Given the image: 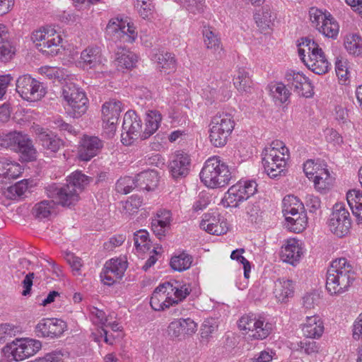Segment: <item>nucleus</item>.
<instances>
[{
    "instance_id": "nucleus-18",
    "label": "nucleus",
    "mask_w": 362,
    "mask_h": 362,
    "mask_svg": "<svg viewBox=\"0 0 362 362\" xmlns=\"http://www.w3.org/2000/svg\"><path fill=\"white\" fill-rule=\"evenodd\" d=\"M127 268V262L122 258L111 259L106 262L100 274L103 283L111 286L119 281Z\"/></svg>"
},
{
    "instance_id": "nucleus-37",
    "label": "nucleus",
    "mask_w": 362,
    "mask_h": 362,
    "mask_svg": "<svg viewBox=\"0 0 362 362\" xmlns=\"http://www.w3.org/2000/svg\"><path fill=\"white\" fill-rule=\"evenodd\" d=\"M344 47L354 57H362V37L357 34H348L344 38Z\"/></svg>"
},
{
    "instance_id": "nucleus-43",
    "label": "nucleus",
    "mask_w": 362,
    "mask_h": 362,
    "mask_svg": "<svg viewBox=\"0 0 362 362\" xmlns=\"http://www.w3.org/2000/svg\"><path fill=\"white\" fill-rule=\"evenodd\" d=\"M90 181V178L80 171L72 173L66 180L67 184L71 185L72 188L76 189L78 194L84 189Z\"/></svg>"
},
{
    "instance_id": "nucleus-6",
    "label": "nucleus",
    "mask_w": 362,
    "mask_h": 362,
    "mask_svg": "<svg viewBox=\"0 0 362 362\" xmlns=\"http://www.w3.org/2000/svg\"><path fill=\"white\" fill-rule=\"evenodd\" d=\"M32 40L40 52L50 56L59 53L62 41L61 35L50 26L42 27L33 32Z\"/></svg>"
},
{
    "instance_id": "nucleus-2",
    "label": "nucleus",
    "mask_w": 362,
    "mask_h": 362,
    "mask_svg": "<svg viewBox=\"0 0 362 362\" xmlns=\"http://www.w3.org/2000/svg\"><path fill=\"white\" fill-rule=\"evenodd\" d=\"M262 164L264 171L271 178L284 174L289 151L285 144L279 140L272 142L262 152Z\"/></svg>"
},
{
    "instance_id": "nucleus-17",
    "label": "nucleus",
    "mask_w": 362,
    "mask_h": 362,
    "mask_svg": "<svg viewBox=\"0 0 362 362\" xmlns=\"http://www.w3.org/2000/svg\"><path fill=\"white\" fill-rule=\"evenodd\" d=\"M144 133L141 120L134 111H127L122 124V142L125 145L132 144V141L140 138Z\"/></svg>"
},
{
    "instance_id": "nucleus-56",
    "label": "nucleus",
    "mask_w": 362,
    "mask_h": 362,
    "mask_svg": "<svg viewBox=\"0 0 362 362\" xmlns=\"http://www.w3.org/2000/svg\"><path fill=\"white\" fill-rule=\"evenodd\" d=\"M304 336L306 338L313 339L320 337L324 331L322 322L317 323V325L303 326L302 328Z\"/></svg>"
},
{
    "instance_id": "nucleus-64",
    "label": "nucleus",
    "mask_w": 362,
    "mask_h": 362,
    "mask_svg": "<svg viewBox=\"0 0 362 362\" xmlns=\"http://www.w3.org/2000/svg\"><path fill=\"white\" fill-rule=\"evenodd\" d=\"M353 338L362 341V313L358 315L353 326Z\"/></svg>"
},
{
    "instance_id": "nucleus-39",
    "label": "nucleus",
    "mask_w": 362,
    "mask_h": 362,
    "mask_svg": "<svg viewBox=\"0 0 362 362\" xmlns=\"http://www.w3.org/2000/svg\"><path fill=\"white\" fill-rule=\"evenodd\" d=\"M210 126L226 129L232 132L235 127V121L231 114L224 112H218L212 117Z\"/></svg>"
},
{
    "instance_id": "nucleus-21",
    "label": "nucleus",
    "mask_w": 362,
    "mask_h": 362,
    "mask_svg": "<svg viewBox=\"0 0 362 362\" xmlns=\"http://www.w3.org/2000/svg\"><path fill=\"white\" fill-rule=\"evenodd\" d=\"M172 287L170 282H165L158 286L152 293L150 304L155 310H164L175 304L169 288Z\"/></svg>"
},
{
    "instance_id": "nucleus-22",
    "label": "nucleus",
    "mask_w": 362,
    "mask_h": 362,
    "mask_svg": "<svg viewBox=\"0 0 362 362\" xmlns=\"http://www.w3.org/2000/svg\"><path fill=\"white\" fill-rule=\"evenodd\" d=\"M39 144L47 153H57L64 146V141L52 132L42 127L35 129Z\"/></svg>"
},
{
    "instance_id": "nucleus-30",
    "label": "nucleus",
    "mask_w": 362,
    "mask_h": 362,
    "mask_svg": "<svg viewBox=\"0 0 362 362\" xmlns=\"http://www.w3.org/2000/svg\"><path fill=\"white\" fill-rule=\"evenodd\" d=\"M202 33L206 48L211 50L216 59H221L223 55V49L220 38L209 27H204Z\"/></svg>"
},
{
    "instance_id": "nucleus-60",
    "label": "nucleus",
    "mask_w": 362,
    "mask_h": 362,
    "mask_svg": "<svg viewBox=\"0 0 362 362\" xmlns=\"http://www.w3.org/2000/svg\"><path fill=\"white\" fill-rule=\"evenodd\" d=\"M6 172L4 175L5 180L14 179L18 177L21 174V165L16 162H10L8 168L6 169Z\"/></svg>"
},
{
    "instance_id": "nucleus-51",
    "label": "nucleus",
    "mask_w": 362,
    "mask_h": 362,
    "mask_svg": "<svg viewBox=\"0 0 362 362\" xmlns=\"http://www.w3.org/2000/svg\"><path fill=\"white\" fill-rule=\"evenodd\" d=\"M19 332L18 327L9 323L0 325V344L10 340Z\"/></svg>"
},
{
    "instance_id": "nucleus-9",
    "label": "nucleus",
    "mask_w": 362,
    "mask_h": 362,
    "mask_svg": "<svg viewBox=\"0 0 362 362\" xmlns=\"http://www.w3.org/2000/svg\"><path fill=\"white\" fill-rule=\"evenodd\" d=\"M106 34L115 42L132 43L137 37V31L127 18H112L106 27Z\"/></svg>"
},
{
    "instance_id": "nucleus-13",
    "label": "nucleus",
    "mask_w": 362,
    "mask_h": 362,
    "mask_svg": "<svg viewBox=\"0 0 362 362\" xmlns=\"http://www.w3.org/2000/svg\"><path fill=\"white\" fill-rule=\"evenodd\" d=\"M328 226L330 231L339 238H342L349 233L351 220L349 212L344 204L337 203L334 205L329 218Z\"/></svg>"
},
{
    "instance_id": "nucleus-27",
    "label": "nucleus",
    "mask_w": 362,
    "mask_h": 362,
    "mask_svg": "<svg viewBox=\"0 0 362 362\" xmlns=\"http://www.w3.org/2000/svg\"><path fill=\"white\" fill-rule=\"evenodd\" d=\"M138 61V57L125 47H119L115 52V63L118 70L133 68Z\"/></svg>"
},
{
    "instance_id": "nucleus-11",
    "label": "nucleus",
    "mask_w": 362,
    "mask_h": 362,
    "mask_svg": "<svg viewBox=\"0 0 362 362\" xmlns=\"http://www.w3.org/2000/svg\"><path fill=\"white\" fill-rule=\"evenodd\" d=\"M41 348L42 343L39 340L25 338L17 339L5 346L3 350L8 357L12 356L13 360L20 361L35 355Z\"/></svg>"
},
{
    "instance_id": "nucleus-48",
    "label": "nucleus",
    "mask_w": 362,
    "mask_h": 362,
    "mask_svg": "<svg viewBox=\"0 0 362 362\" xmlns=\"http://www.w3.org/2000/svg\"><path fill=\"white\" fill-rule=\"evenodd\" d=\"M28 189V183L26 180H23L15 185L8 187L6 196L11 199H17L21 197Z\"/></svg>"
},
{
    "instance_id": "nucleus-3",
    "label": "nucleus",
    "mask_w": 362,
    "mask_h": 362,
    "mask_svg": "<svg viewBox=\"0 0 362 362\" xmlns=\"http://www.w3.org/2000/svg\"><path fill=\"white\" fill-rule=\"evenodd\" d=\"M231 178L228 165L216 156L207 159L200 173L202 182L210 188L223 187Z\"/></svg>"
},
{
    "instance_id": "nucleus-52",
    "label": "nucleus",
    "mask_w": 362,
    "mask_h": 362,
    "mask_svg": "<svg viewBox=\"0 0 362 362\" xmlns=\"http://www.w3.org/2000/svg\"><path fill=\"white\" fill-rule=\"evenodd\" d=\"M134 246L137 250H144L148 248V233L145 230H140L134 234Z\"/></svg>"
},
{
    "instance_id": "nucleus-23",
    "label": "nucleus",
    "mask_w": 362,
    "mask_h": 362,
    "mask_svg": "<svg viewBox=\"0 0 362 362\" xmlns=\"http://www.w3.org/2000/svg\"><path fill=\"white\" fill-rule=\"evenodd\" d=\"M103 147V142L98 137L86 136L78 147V158L81 160L88 161L98 155Z\"/></svg>"
},
{
    "instance_id": "nucleus-8",
    "label": "nucleus",
    "mask_w": 362,
    "mask_h": 362,
    "mask_svg": "<svg viewBox=\"0 0 362 362\" xmlns=\"http://www.w3.org/2000/svg\"><path fill=\"white\" fill-rule=\"evenodd\" d=\"M62 95L69 106L71 116L78 118L86 113L88 100L80 88L74 83H66L62 88Z\"/></svg>"
},
{
    "instance_id": "nucleus-12",
    "label": "nucleus",
    "mask_w": 362,
    "mask_h": 362,
    "mask_svg": "<svg viewBox=\"0 0 362 362\" xmlns=\"http://www.w3.org/2000/svg\"><path fill=\"white\" fill-rule=\"evenodd\" d=\"M16 86V92L27 101H38L46 94V88L42 83L29 74L19 76Z\"/></svg>"
},
{
    "instance_id": "nucleus-44",
    "label": "nucleus",
    "mask_w": 362,
    "mask_h": 362,
    "mask_svg": "<svg viewBox=\"0 0 362 362\" xmlns=\"http://www.w3.org/2000/svg\"><path fill=\"white\" fill-rule=\"evenodd\" d=\"M192 262V257L182 252L177 256H174L170 260V267L175 271L182 272L188 269Z\"/></svg>"
},
{
    "instance_id": "nucleus-54",
    "label": "nucleus",
    "mask_w": 362,
    "mask_h": 362,
    "mask_svg": "<svg viewBox=\"0 0 362 362\" xmlns=\"http://www.w3.org/2000/svg\"><path fill=\"white\" fill-rule=\"evenodd\" d=\"M298 346L300 349V351L304 352L308 355L316 354L318 353L320 349L318 344L310 338H306L300 341Z\"/></svg>"
},
{
    "instance_id": "nucleus-7",
    "label": "nucleus",
    "mask_w": 362,
    "mask_h": 362,
    "mask_svg": "<svg viewBox=\"0 0 362 362\" xmlns=\"http://www.w3.org/2000/svg\"><path fill=\"white\" fill-rule=\"evenodd\" d=\"M309 15L313 26L320 33L326 37L337 39L339 25L329 12L312 7L309 11Z\"/></svg>"
},
{
    "instance_id": "nucleus-42",
    "label": "nucleus",
    "mask_w": 362,
    "mask_h": 362,
    "mask_svg": "<svg viewBox=\"0 0 362 362\" xmlns=\"http://www.w3.org/2000/svg\"><path fill=\"white\" fill-rule=\"evenodd\" d=\"M231 133L226 129L210 126V141L216 147H222L226 144Z\"/></svg>"
},
{
    "instance_id": "nucleus-5",
    "label": "nucleus",
    "mask_w": 362,
    "mask_h": 362,
    "mask_svg": "<svg viewBox=\"0 0 362 362\" xmlns=\"http://www.w3.org/2000/svg\"><path fill=\"white\" fill-rule=\"evenodd\" d=\"M0 145L21 154L25 161H32L37 158V151L32 140L21 132H10L1 138Z\"/></svg>"
},
{
    "instance_id": "nucleus-29",
    "label": "nucleus",
    "mask_w": 362,
    "mask_h": 362,
    "mask_svg": "<svg viewBox=\"0 0 362 362\" xmlns=\"http://www.w3.org/2000/svg\"><path fill=\"white\" fill-rule=\"evenodd\" d=\"M254 18L257 26L262 30H265L271 27L275 16L272 14L270 7L267 4L255 5Z\"/></svg>"
},
{
    "instance_id": "nucleus-53",
    "label": "nucleus",
    "mask_w": 362,
    "mask_h": 362,
    "mask_svg": "<svg viewBox=\"0 0 362 362\" xmlns=\"http://www.w3.org/2000/svg\"><path fill=\"white\" fill-rule=\"evenodd\" d=\"M271 91L273 93L274 98L279 100L281 103H286L290 96L289 90L281 83L274 85L272 88Z\"/></svg>"
},
{
    "instance_id": "nucleus-35",
    "label": "nucleus",
    "mask_w": 362,
    "mask_h": 362,
    "mask_svg": "<svg viewBox=\"0 0 362 362\" xmlns=\"http://www.w3.org/2000/svg\"><path fill=\"white\" fill-rule=\"evenodd\" d=\"M293 284L291 280L279 279L275 282L274 293L279 302L284 303L293 296Z\"/></svg>"
},
{
    "instance_id": "nucleus-1",
    "label": "nucleus",
    "mask_w": 362,
    "mask_h": 362,
    "mask_svg": "<svg viewBox=\"0 0 362 362\" xmlns=\"http://www.w3.org/2000/svg\"><path fill=\"white\" fill-rule=\"evenodd\" d=\"M355 280L350 262L341 257L333 260L326 275V289L330 295H341L349 290Z\"/></svg>"
},
{
    "instance_id": "nucleus-4",
    "label": "nucleus",
    "mask_w": 362,
    "mask_h": 362,
    "mask_svg": "<svg viewBox=\"0 0 362 362\" xmlns=\"http://www.w3.org/2000/svg\"><path fill=\"white\" fill-rule=\"evenodd\" d=\"M303 209V204L298 197L288 195L284 198L282 212L289 230L300 233L305 228L307 216Z\"/></svg>"
},
{
    "instance_id": "nucleus-15",
    "label": "nucleus",
    "mask_w": 362,
    "mask_h": 362,
    "mask_svg": "<svg viewBox=\"0 0 362 362\" xmlns=\"http://www.w3.org/2000/svg\"><path fill=\"white\" fill-rule=\"evenodd\" d=\"M257 185L254 180H240L230 187L224 199L228 206L236 207L239 202L247 200L257 192Z\"/></svg>"
},
{
    "instance_id": "nucleus-16",
    "label": "nucleus",
    "mask_w": 362,
    "mask_h": 362,
    "mask_svg": "<svg viewBox=\"0 0 362 362\" xmlns=\"http://www.w3.org/2000/svg\"><path fill=\"white\" fill-rule=\"evenodd\" d=\"M238 327L241 330L251 332L250 337L254 339H264L272 331V325L264 322L261 318H257L253 314L242 316L238 320Z\"/></svg>"
},
{
    "instance_id": "nucleus-45",
    "label": "nucleus",
    "mask_w": 362,
    "mask_h": 362,
    "mask_svg": "<svg viewBox=\"0 0 362 362\" xmlns=\"http://www.w3.org/2000/svg\"><path fill=\"white\" fill-rule=\"evenodd\" d=\"M54 206V202L43 200L36 204L33 208V214L37 218L42 219L50 216Z\"/></svg>"
},
{
    "instance_id": "nucleus-49",
    "label": "nucleus",
    "mask_w": 362,
    "mask_h": 362,
    "mask_svg": "<svg viewBox=\"0 0 362 362\" xmlns=\"http://www.w3.org/2000/svg\"><path fill=\"white\" fill-rule=\"evenodd\" d=\"M175 284H176L175 286L172 284V287L169 288V291L170 296H172V294L174 296L173 300H175V304H177L178 302L182 301L190 293L191 289L189 285H180L177 281H175Z\"/></svg>"
},
{
    "instance_id": "nucleus-47",
    "label": "nucleus",
    "mask_w": 362,
    "mask_h": 362,
    "mask_svg": "<svg viewBox=\"0 0 362 362\" xmlns=\"http://www.w3.org/2000/svg\"><path fill=\"white\" fill-rule=\"evenodd\" d=\"M135 187H137L136 177L133 178L129 176L121 177L115 186L116 191L124 194L129 193Z\"/></svg>"
},
{
    "instance_id": "nucleus-26",
    "label": "nucleus",
    "mask_w": 362,
    "mask_h": 362,
    "mask_svg": "<svg viewBox=\"0 0 362 362\" xmlns=\"http://www.w3.org/2000/svg\"><path fill=\"white\" fill-rule=\"evenodd\" d=\"M302 254L298 240L289 239L281 247V258L284 262L295 265L300 260Z\"/></svg>"
},
{
    "instance_id": "nucleus-61",
    "label": "nucleus",
    "mask_w": 362,
    "mask_h": 362,
    "mask_svg": "<svg viewBox=\"0 0 362 362\" xmlns=\"http://www.w3.org/2000/svg\"><path fill=\"white\" fill-rule=\"evenodd\" d=\"M124 240L125 236L123 235H115L104 243V249L109 251L112 250L115 247L120 246Z\"/></svg>"
},
{
    "instance_id": "nucleus-33",
    "label": "nucleus",
    "mask_w": 362,
    "mask_h": 362,
    "mask_svg": "<svg viewBox=\"0 0 362 362\" xmlns=\"http://www.w3.org/2000/svg\"><path fill=\"white\" fill-rule=\"evenodd\" d=\"M162 119L161 114L157 110H150L146 114L144 133L141 140H145L153 135L158 129Z\"/></svg>"
},
{
    "instance_id": "nucleus-46",
    "label": "nucleus",
    "mask_w": 362,
    "mask_h": 362,
    "mask_svg": "<svg viewBox=\"0 0 362 362\" xmlns=\"http://www.w3.org/2000/svg\"><path fill=\"white\" fill-rule=\"evenodd\" d=\"M286 79L288 82V86H291L293 90L297 93L300 90V87L307 80V77L299 72L289 71L286 74Z\"/></svg>"
},
{
    "instance_id": "nucleus-50",
    "label": "nucleus",
    "mask_w": 362,
    "mask_h": 362,
    "mask_svg": "<svg viewBox=\"0 0 362 362\" xmlns=\"http://www.w3.org/2000/svg\"><path fill=\"white\" fill-rule=\"evenodd\" d=\"M335 71L339 79L345 83L349 77L348 61L344 57H337L335 62Z\"/></svg>"
},
{
    "instance_id": "nucleus-34",
    "label": "nucleus",
    "mask_w": 362,
    "mask_h": 362,
    "mask_svg": "<svg viewBox=\"0 0 362 362\" xmlns=\"http://www.w3.org/2000/svg\"><path fill=\"white\" fill-rule=\"evenodd\" d=\"M81 62L83 68H95L102 64L100 49L95 47H88L81 54Z\"/></svg>"
},
{
    "instance_id": "nucleus-19",
    "label": "nucleus",
    "mask_w": 362,
    "mask_h": 362,
    "mask_svg": "<svg viewBox=\"0 0 362 362\" xmlns=\"http://www.w3.org/2000/svg\"><path fill=\"white\" fill-rule=\"evenodd\" d=\"M197 330V324L191 318H180L171 322L168 327V336L172 339L181 340L191 336Z\"/></svg>"
},
{
    "instance_id": "nucleus-59",
    "label": "nucleus",
    "mask_w": 362,
    "mask_h": 362,
    "mask_svg": "<svg viewBox=\"0 0 362 362\" xmlns=\"http://www.w3.org/2000/svg\"><path fill=\"white\" fill-rule=\"evenodd\" d=\"M321 169L320 165L315 163L313 160H308L303 165V171L310 179L315 177Z\"/></svg>"
},
{
    "instance_id": "nucleus-38",
    "label": "nucleus",
    "mask_w": 362,
    "mask_h": 362,
    "mask_svg": "<svg viewBox=\"0 0 362 362\" xmlns=\"http://www.w3.org/2000/svg\"><path fill=\"white\" fill-rule=\"evenodd\" d=\"M233 83L237 90L240 93H249L252 89V81L250 74L245 69H239L236 76L233 78Z\"/></svg>"
},
{
    "instance_id": "nucleus-32",
    "label": "nucleus",
    "mask_w": 362,
    "mask_h": 362,
    "mask_svg": "<svg viewBox=\"0 0 362 362\" xmlns=\"http://www.w3.org/2000/svg\"><path fill=\"white\" fill-rule=\"evenodd\" d=\"M137 187L147 191L153 190L158 185L159 177L156 170H146L136 176Z\"/></svg>"
},
{
    "instance_id": "nucleus-24",
    "label": "nucleus",
    "mask_w": 362,
    "mask_h": 362,
    "mask_svg": "<svg viewBox=\"0 0 362 362\" xmlns=\"http://www.w3.org/2000/svg\"><path fill=\"white\" fill-rule=\"evenodd\" d=\"M190 158L185 152H177L169 163V170L172 177L180 179L186 177L189 171Z\"/></svg>"
},
{
    "instance_id": "nucleus-40",
    "label": "nucleus",
    "mask_w": 362,
    "mask_h": 362,
    "mask_svg": "<svg viewBox=\"0 0 362 362\" xmlns=\"http://www.w3.org/2000/svg\"><path fill=\"white\" fill-rule=\"evenodd\" d=\"M315 189L321 193H325L332 185V179L328 170L323 168L313 178Z\"/></svg>"
},
{
    "instance_id": "nucleus-10",
    "label": "nucleus",
    "mask_w": 362,
    "mask_h": 362,
    "mask_svg": "<svg viewBox=\"0 0 362 362\" xmlns=\"http://www.w3.org/2000/svg\"><path fill=\"white\" fill-rule=\"evenodd\" d=\"M302 44L308 47V59L306 66L313 73L321 75L327 73L329 69V63L320 45L308 37L302 38Z\"/></svg>"
},
{
    "instance_id": "nucleus-58",
    "label": "nucleus",
    "mask_w": 362,
    "mask_h": 362,
    "mask_svg": "<svg viewBox=\"0 0 362 362\" xmlns=\"http://www.w3.org/2000/svg\"><path fill=\"white\" fill-rule=\"evenodd\" d=\"M136 7L143 18H148L153 13L154 9L151 1H137Z\"/></svg>"
},
{
    "instance_id": "nucleus-57",
    "label": "nucleus",
    "mask_w": 362,
    "mask_h": 362,
    "mask_svg": "<svg viewBox=\"0 0 362 362\" xmlns=\"http://www.w3.org/2000/svg\"><path fill=\"white\" fill-rule=\"evenodd\" d=\"M0 46V60L7 62L10 60L15 54V48L6 40L1 42Z\"/></svg>"
},
{
    "instance_id": "nucleus-14",
    "label": "nucleus",
    "mask_w": 362,
    "mask_h": 362,
    "mask_svg": "<svg viewBox=\"0 0 362 362\" xmlns=\"http://www.w3.org/2000/svg\"><path fill=\"white\" fill-rule=\"evenodd\" d=\"M45 189L48 197L53 199L54 203L64 207L74 206L80 199L78 190L67 183L63 185L52 184Z\"/></svg>"
},
{
    "instance_id": "nucleus-28",
    "label": "nucleus",
    "mask_w": 362,
    "mask_h": 362,
    "mask_svg": "<svg viewBox=\"0 0 362 362\" xmlns=\"http://www.w3.org/2000/svg\"><path fill=\"white\" fill-rule=\"evenodd\" d=\"M153 60L157 64V69L165 74H170L176 70L177 63L172 53L158 52L153 55Z\"/></svg>"
},
{
    "instance_id": "nucleus-20",
    "label": "nucleus",
    "mask_w": 362,
    "mask_h": 362,
    "mask_svg": "<svg viewBox=\"0 0 362 362\" xmlns=\"http://www.w3.org/2000/svg\"><path fill=\"white\" fill-rule=\"evenodd\" d=\"M66 327L64 321L59 319H42L35 327L36 336L54 338L59 337Z\"/></svg>"
},
{
    "instance_id": "nucleus-25",
    "label": "nucleus",
    "mask_w": 362,
    "mask_h": 362,
    "mask_svg": "<svg viewBox=\"0 0 362 362\" xmlns=\"http://www.w3.org/2000/svg\"><path fill=\"white\" fill-rule=\"evenodd\" d=\"M200 226L209 233L216 235L225 234L228 230L227 223L214 214H205Z\"/></svg>"
},
{
    "instance_id": "nucleus-41",
    "label": "nucleus",
    "mask_w": 362,
    "mask_h": 362,
    "mask_svg": "<svg viewBox=\"0 0 362 362\" xmlns=\"http://www.w3.org/2000/svg\"><path fill=\"white\" fill-rule=\"evenodd\" d=\"M231 133L226 129L210 126V141L216 147H222L226 144Z\"/></svg>"
},
{
    "instance_id": "nucleus-63",
    "label": "nucleus",
    "mask_w": 362,
    "mask_h": 362,
    "mask_svg": "<svg viewBox=\"0 0 362 362\" xmlns=\"http://www.w3.org/2000/svg\"><path fill=\"white\" fill-rule=\"evenodd\" d=\"M66 260L71 266L73 270L78 272L82 266L81 259L75 256L73 253L68 252L66 254Z\"/></svg>"
},
{
    "instance_id": "nucleus-55",
    "label": "nucleus",
    "mask_w": 362,
    "mask_h": 362,
    "mask_svg": "<svg viewBox=\"0 0 362 362\" xmlns=\"http://www.w3.org/2000/svg\"><path fill=\"white\" fill-rule=\"evenodd\" d=\"M142 199L138 196H132L124 204L123 209L129 215L136 213L141 206Z\"/></svg>"
},
{
    "instance_id": "nucleus-36",
    "label": "nucleus",
    "mask_w": 362,
    "mask_h": 362,
    "mask_svg": "<svg viewBox=\"0 0 362 362\" xmlns=\"http://www.w3.org/2000/svg\"><path fill=\"white\" fill-rule=\"evenodd\" d=\"M346 200L353 215L358 223L362 221V192L360 190H349L346 194Z\"/></svg>"
},
{
    "instance_id": "nucleus-62",
    "label": "nucleus",
    "mask_w": 362,
    "mask_h": 362,
    "mask_svg": "<svg viewBox=\"0 0 362 362\" xmlns=\"http://www.w3.org/2000/svg\"><path fill=\"white\" fill-rule=\"evenodd\" d=\"M217 329V325L211 320H205L202 324L201 329V336L202 338H207L213 334Z\"/></svg>"
},
{
    "instance_id": "nucleus-31",
    "label": "nucleus",
    "mask_w": 362,
    "mask_h": 362,
    "mask_svg": "<svg viewBox=\"0 0 362 362\" xmlns=\"http://www.w3.org/2000/svg\"><path fill=\"white\" fill-rule=\"evenodd\" d=\"M122 111V103L115 99L105 102L102 107L103 121L117 122Z\"/></svg>"
}]
</instances>
